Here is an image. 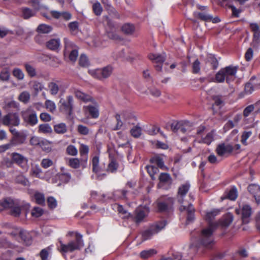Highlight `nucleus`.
<instances>
[{"label":"nucleus","instance_id":"obj_1","mask_svg":"<svg viewBox=\"0 0 260 260\" xmlns=\"http://www.w3.org/2000/svg\"><path fill=\"white\" fill-rule=\"evenodd\" d=\"M219 212V210L215 209L208 212L206 214V220L209 222V226L202 230L199 241L201 245L207 248L212 247L214 244L213 233L218 223L213 222V220L215 216L218 215Z\"/></svg>","mask_w":260,"mask_h":260},{"label":"nucleus","instance_id":"obj_2","mask_svg":"<svg viewBox=\"0 0 260 260\" xmlns=\"http://www.w3.org/2000/svg\"><path fill=\"white\" fill-rule=\"evenodd\" d=\"M238 69V67L234 66L222 68L216 74L213 81L217 83H223L226 81L230 83L236 79Z\"/></svg>","mask_w":260,"mask_h":260},{"label":"nucleus","instance_id":"obj_3","mask_svg":"<svg viewBox=\"0 0 260 260\" xmlns=\"http://www.w3.org/2000/svg\"><path fill=\"white\" fill-rule=\"evenodd\" d=\"M58 244H57V249L62 254L80 250L84 246L82 236L79 233H77L75 239L67 244H63L60 239H58Z\"/></svg>","mask_w":260,"mask_h":260},{"label":"nucleus","instance_id":"obj_4","mask_svg":"<svg viewBox=\"0 0 260 260\" xmlns=\"http://www.w3.org/2000/svg\"><path fill=\"white\" fill-rule=\"evenodd\" d=\"M0 207L2 211L10 209V214L16 217H19L21 212V205L18 200L5 198L0 200Z\"/></svg>","mask_w":260,"mask_h":260},{"label":"nucleus","instance_id":"obj_5","mask_svg":"<svg viewBox=\"0 0 260 260\" xmlns=\"http://www.w3.org/2000/svg\"><path fill=\"white\" fill-rule=\"evenodd\" d=\"M150 209L149 205H140L134 211L133 214H128L129 219L136 224L147 221L146 219L148 216Z\"/></svg>","mask_w":260,"mask_h":260},{"label":"nucleus","instance_id":"obj_6","mask_svg":"<svg viewBox=\"0 0 260 260\" xmlns=\"http://www.w3.org/2000/svg\"><path fill=\"white\" fill-rule=\"evenodd\" d=\"M161 154H155L151 157L150 162L151 165L146 166L145 168L152 180L156 179L155 175L159 172L158 168L162 169V157Z\"/></svg>","mask_w":260,"mask_h":260},{"label":"nucleus","instance_id":"obj_7","mask_svg":"<svg viewBox=\"0 0 260 260\" xmlns=\"http://www.w3.org/2000/svg\"><path fill=\"white\" fill-rule=\"evenodd\" d=\"M10 235L20 242L23 244L29 246L32 242V238L30 233L21 228H17L15 231H12Z\"/></svg>","mask_w":260,"mask_h":260},{"label":"nucleus","instance_id":"obj_8","mask_svg":"<svg viewBox=\"0 0 260 260\" xmlns=\"http://www.w3.org/2000/svg\"><path fill=\"white\" fill-rule=\"evenodd\" d=\"M60 109L68 117H71L73 113L74 98L72 95H67L66 98H61L59 101Z\"/></svg>","mask_w":260,"mask_h":260},{"label":"nucleus","instance_id":"obj_9","mask_svg":"<svg viewBox=\"0 0 260 260\" xmlns=\"http://www.w3.org/2000/svg\"><path fill=\"white\" fill-rule=\"evenodd\" d=\"M162 229V221L155 222L151 224L149 228L141 233L142 238L143 241L150 239L152 236L161 231Z\"/></svg>","mask_w":260,"mask_h":260},{"label":"nucleus","instance_id":"obj_10","mask_svg":"<svg viewBox=\"0 0 260 260\" xmlns=\"http://www.w3.org/2000/svg\"><path fill=\"white\" fill-rule=\"evenodd\" d=\"M113 70V68L111 66H107L101 69L90 71L89 73L93 78L101 80L109 77Z\"/></svg>","mask_w":260,"mask_h":260},{"label":"nucleus","instance_id":"obj_11","mask_svg":"<svg viewBox=\"0 0 260 260\" xmlns=\"http://www.w3.org/2000/svg\"><path fill=\"white\" fill-rule=\"evenodd\" d=\"M2 123L4 125L18 126L20 124V118L17 112L9 113L2 118Z\"/></svg>","mask_w":260,"mask_h":260},{"label":"nucleus","instance_id":"obj_12","mask_svg":"<svg viewBox=\"0 0 260 260\" xmlns=\"http://www.w3.org/2000/svg\"><path fill=\"white\" fill-rule=\"evenodd\" d=\"M22 117L24 121L30 126H33L38 123L37 113L34 110H27L22 113Z\"/></svg>","mask_w":260,"mask_h":260},{"label":"nucleus","instance_id":"obj_13","mask_svg":"<svg viewBox=\"0 0 260 260\" xmlns=\"http://www.w3.org/2000/svg\"><path fill=\"white\" fill-rule=\"evenodd\" d=\"M64 55H69V59L72 62H75L78 56V51L76 48L71 49V43L67 38L64 39Z\"/></svg>","mask_w":260,"mask_h":260},{"label":"nucleus","instance_id":"obj_14","mask_svg":"<svg viewBox=\"0 0 260 260\" xmlns=\"http://www.w3.org/2000/svg\"><path fill=\"white\" fill-rule=\"evenodd\" d=\"M93 105H88L83 106V110L86 114L92 118L96 119L99 116V105L95 101L92 103Z\"/></svg>","mask_w":260,"mask_h":260},{"label":"nucleus","instance_id":"obj_15","mask_svg":"<svg viewBox=\"0 0 260 260\" xmlns=\"http://www.w3.org/2000/svg\"><path fill=\"white\" fill-rule=\"evenodd\" d=\"M148 57L154 64L155 70L157 71H161L162 67V56L157 53H150Z\"/></svg>","mask_w":260,"mask_h":260},{"label":"nucleus","instance_id":"obj_16","mask_svg":"<svg viewBox=\"0 0 260 260\" xmlns=\"http://www.w3.org/2000/svg\"><path fill=\"white\" fill-rule=\"evenodd\" d=\"M247 189L249 193L254 199L257 204L260 203V186L256 184L248 185Z\"/></svg>","mask_w":260,"mask_h":260},{"label":"nucleus","instance_id":"obj_17","mask_svg":"<svg viewBox=\"0 0 260 260\" xmlns=\"http://www.w3.org/2000/svg\"><path fill=\"white\" fill-rule=\"evenodd\" d=\"M190 188V185L188 183H185L181 185L178 187L177 193V200L178 202L182 205L186 204L184 201V197L188 192Z\"/></svg>","mask_w":260,"mask_h":260},{"label":"nucleus","instance_id":"obj_18","mask_svg":"<svg viewBox=\"0 0 260 260\" xmlns=\"http://www.w3.org/2000/svg\"><path fill=\"white\" fill-rule=\"evenodd\" d=\"M12 160L14 163L22 168L26 167L27 158L18 153L14 152L12 154Z\"/></svg>","mask_w":260,"mask_h":260},{"label":"nucleus","instance_id":"obj_19","mask_svg":"<svg viewBox=\"0 0 260 260\" xmlns=\"http://www.w3.org/2000/svg\"><path fill=\"white\" fill-rule=\"evenodd\" d=\"M236 212L237 214H241L243 220L246 221L247 218L251 215L252 209L250 205L244 204L240 206L239 209H237Z\"/></svg>","mask_w":260,"mask_h":260},{"label":"nucleus","instance_id":"obj_20","mask_svg":"<svg viewBox=\"0 0 260 260\" xmlns=\"http://www.w3.org/2000/svg\"><path fill=\"white\" fill-rule=\"evenodd\" d=\"M193 15L196 17L200 19V20L207 22H213V23H217L219 22L220 20L218 17L213 18L212 16L208 14L206 12L200 13L194 12Z\"/></svg>","mask_w":260,"mask_h":260},{"label":"nucleus","instance_id":"obj_21","mask_svg":"<svg viewBox=\"0 0 260 260\" xmlns=\"http://www.w3.org/2000/svg\"><path fill=\"white\" fill-rule=\"evenodd\" d=\"M233 150V147L232 145L225 143L219 144L216 149L217 154L220 156H222L226 154L230 153Z\"/></svg>","mask_w":260,"mask_h":260},{"label":"nucleus","instance_id":"obj_22","mask_svg":"<svg viewBox=\"0 0 260 260\" xmlns=\"http://www.w3.org/2000/svg\"><path fill=\"white\" fill-rule=\"evenodd\" d=\"M181 212L186 211L187 212V220L191 221L194 219V209L191 204L187 203L186 204L181 205L179 208Z\"/></svg>","mask_w":260,"mask_h":260},{"label":"nucleus","instance_id":"obj_23","mask_svg":"<svg viewBox=\"0 0 260 260\" xmlns=\"http://www.w3.org/2000/svg\"><path fill=\"white\" fill-rule=\"evenodd\" d=\"M51 16L55 19L62 18L64 20L68 21L72 18V15L68 12H59L57 11H51L50 12Z\"/></svg>","mask_w":260,"mask_h":260},{"label":"nucleus","instance_id":"obj_24","mask_svg":"<svg viewBox=\"0 0 260 260\" xmlns=\"http://www.w3.org/2000/svg\"><path fill=\"white\" fill-rule=\"evenodd\" d=\"M119 167V164L116 159L114 157H110L106 171L111 173H116Z\"/></svg>","mask_w":260,"mask_h":260},{"label":"nucleus","instance_id":"obj_25","mask_svg":"<svg viewBox=\"0 0 260 260\" xmlns=\"http://www.w3.org/2000/svg\"><path fill=\"white\" fill-rule=\"evenodd\" d=\"M60 40L59 39H51L46 43V46L47 49L57 51L60 46Z\"/></svg>","mask_w":260,"mask_h":260},{"label":"nucleus","instance_id":"obj_26","mask_svg":"<svg viewBox=\"0 0 260 260\" xmlns=\"http://www.w3.org/2000/svg\"><path fill=\"white\" fill-rule=\"evenodd\" d=\"M20 16L24 19H28L34 17L36 14L35 11L28 7H22L20 9Z\"/></svg>","mask_w":260,"mask_h":260},{"label":"nucleus","instance_id":"obj_27","mask_svg":"<svg viewBox=\"0 0 260 260\" xmlns=\"http://www.w3.org/2000/svg\"><path fill=\"white\" fill-rule=\"evenodd\" d=\"M173 199L170 197L164 199V214L165 212L170 213L173 211Z\"/></svg>","mask_w":260,"mask_h":260},{"label":"nucleus","instance_id":"obj_28","mask_svg":"<svg viewBox=\"0 0 260 260\" xmlns=\"http://www.w3.org/2000/svg\"><path fill=\"white\" fill-rule=\"evenodd\" d=\"M250 28L253 32V41L258 43L260 39V28L257 23H251Z\"/></svg>","mask_w":260,"mask_h":260},{"label":"nucleus","instance_id":"obj_29","mask_svg":"<svg viewBox=\"0 0 260 260\" xmlns=\"http://www.w3.org/2000/svg\"><path fill=\"white\" fill-rule=\"evenodd\" d=\"M121 31L125 35H132L135 31V26L130 23H124L121 28Z\"/></svg>","mask_w":260,"mask_h":260},{"label":"nucleus","instance_id":"obj_30","mask_svg":"<svg viewBox=\"0 0 260 260\" xmlns=\"http://www.w3.org/2000/svg\"><path fill=\"white\" fill-rule=\"evenodd\" d=\"M64 168H61V172L57 174L59 180L62 183H68L71 178L70 173L65 172Z\"/></svg>","mask_w":260,"mask_h":260},{"label":"nucleus","instance_id":"obj_31","mask_svg":"<svg viewBox=\"0 0 260 260\" xmlns=\"http://www.w3.org/2000/svg\"><path fill=\"white\" fill-rule=\"evenodd\" d=\"M181 123V122L172 121L166 124L165 128L167 129H171L174 133H177L179 132V128Z\"/></svg>","mask_w":260,"mask_h":260},{"label":"nucleus","instance_id":"obj_32","mask_svg":"<svg viewBox=\"0 0 260 260\" xmlns=\"http://www.w3.org/2000/svg\"><path fill=\"white\" fill-rule=\"evenodd\" d=\"M24 137L21 133L12 137L10 143L12 145H17L22 144L24 141Z\"/></svg>","mask_w":260,"mask_h":260},{"label":"nucleus","instance_id":"obj_33","mask_svg":"<svg viewBox=\"0 0 260 260\" xmlns=\"http://www.w3.org/2000/svg\"><path fill=\"white\" fill-rule=\"evenodd\" d=\"M157 253V251L154 249H149L142 251L140 253V257L143 259H147L153 256Z\"/></svg>","mask_w":260,"mask_h":260},{"label":"nucleus","instance_id":"obj_34","mask_svg":"<svg viewBox=\"0 0 260 260\" xmlns=\"http://www.w3.org/2000/svg\"><path fill=\"white\" fill-rule=\"evenodd\" d=\"M52 30V27L51 26L46 24H41L37 28V31L39 34H48L51 32Z\"/></svg>","mask_w":260,"mask_h":260},{"label":"nucleus","instance_id":"obj_35","mask_svg":"<svg viewBox=\"0 0 260 260\" xmlns=\"http://www.w3.org/2000/svg\"><path fill=\"white\" fill-rule=\"evenodd\" d=\"M54 131L56 134H63L67 132V125L64 123H60L54 125Z\"/></svg>","mask_w":260,"mask_h":260},{"label":"nucleus","instance_id":"obj_36","mask_svg":"<svg viewBox=\"0 0 260 260\" xmlns=\"http://www.w3.org/2000/svg\"><path fill=\"white\" fill-rule=\"evenodd\" d=\"M172 184V179L168 173H164V189H170Z\"/></svg>","mask_w":260,"mask_h":260},{"label":"nucleus","instance_id":"obj_37","mask_svg":"<svg viewBox=\"0 0 260 260\" xmlns=\"http://www.w3.org/2000/svg\"><path fill=\"white\" fill-rule=\"evenodd\" d=\"M24 66L26 72L30 77L33 78L37 75L36 70L33 66L28 63H24Z\"/></svg>","mask_w":260,"mask_h":260},{"label":"nucleus","instance_id":"obj_38","mask_svg":"<svg viewBox=\"0 0 260 260\" xmlns=\"http://www.w3.org/2000/svg\"><path fill=\"white\" fill-rule=\"evenodd\" d=\"M15 182L17 184H21L24 186H29L30 183L28 180L23 175H18L15 179Z\"/></svg>","mask_w":260,"mask_h":260},{"label":"nucleus","instance_id":"obj_39","mask_svg":"<svg viewBox=\"0 0 260 260\" xmlns=\"http://www.w3.org/2000/svg\"><path fill=\"white\" fill-rule=\"evenodd\" d=\"M92 171L95 173H98L100 171L99 167V156H94L92 159Z\"/></svg>","mask_w":260,"mask_h":260},{"label":"nucleus","instance_id":"obj_40","mask_svg":"<svg viewBox=\"0 0 260 260\" xmlns=\"http://www.w3.org/2000/svg\"><path fill=\"white\" fill-rule=\"evenodd\" d=\"M48 87L51 95H56L59 91V87L57 83L54 82H51L48 83Z\"/></svg>","mask_w":260,"mask_h":260},{"label":"nucleus","instance_id":"obj_41","mask_svg":"<svg viewBox=\"0 0 260 260\" xmlns=\"http://www.w3.org/2000/svg\"><path fill=\"white\" fill-rule=\"evenodd\" d=\"M6 107L9 111L17 112L19 110V104L16 101H12L7 104Z\"/></svg>","mask_w":260,"mask_h":260},{"label":"nucleus","instance_id":"obj_42","mask_svg":"<svg viewBox=\"0 0 260 260\" xmlns=\"http://www.w3.org/2000/svg\"><path fill=\"white\" fill-rule=\"evenodd\" d=\"M92 8L93 13L97 16H100L103 11L101 4L98 2L92 5Z\"/></svg>","mask_w":260,"mask_h":260},{"label":"nucleus","instance_id":"obj_43","mask_svg":"<svg viewBox=\"0 0 260 260\" xmlns=\"http://www.w3.org/2000/svg\"><path fill=\"white\" fill-rule=\"evenodd\" d=\"M130 133L133 137L138 138L142 134V128L138 125L134 126L131 129Z\"/></svg>","mask_w":260,"mask_h":260},{"label":"nucleus","instance_id":"obj_44","mask_svg":"<svg viewBox=\"0 0 260 260\" xmlns=\"http://www.w3.org/2000/svg\"><path fill=\"white\" fill-rule=\"evenodd\" d=\"M39 133H42L44 134L51 133L52 131L51 127L47 123L41 124L39 126Z\"/></svg>","mask_w":260,"mask_h":260},{"label":"nucleus","instance_id":"obj_45","mask_svg":"<svg viewBox=\"0 0 260 260\" xmlns=\"http://www.w3.org/2000/svg\"><path fill=\"white\" fill-rule=\"evenodd\" d=\"M233 217L230 214H227L223 218V219L220 221V224L223 226H229L233 221Z\"/></svg>","mask_w":260,"mask_h":260},{"label":"nucleus","instance_id":"obj_46","mask_svg":"<svg viewBox=\"0 0 260 260\" xmlns=\"http://www.w3.org/2000/svg\"><path fill=\"white\" fill-rule=\"evenodd\" d=\"M79 64L82 67H87L89 66V62L88 59L85 54H82L80 55L79 60Z\"/></svg>","mask_w":260,"mask_h":260},{"label":"nucleus","instance_id":"obj_47","mask_svg":"<svg viewBox=\"0 0 260 260\" xmlns=\"http://www.w3.org/2000/svg\"><path fill=\"white\" fill-rule=\"evenodd\" d=\"M36 202L39 205H42L45 204V197L43 193L37 192L34 195Z\"/></svg>","mask_w":260,"mask_h":260},{"label":"nucleus","instance_id":"obj_48","mask_svg":"<svg viewBox=\"0 0 260 260\" xmlns=\"http://www.w3.org/2000/svg\"><path fill=\"white\" fill-rule=\"evenodd\" d=\"M213 140V132H211L207 134V135L203 138L202 139L201 141H200L199 142H203L204 143L207 144V145H209Z\"/></svg>","mask_w":260,"mask_h":260},{"label":"nucleus","instance_id":"obj_49","mask_svg":"<svg viewBox=\"0 0 260 260\" xmlns=\"http://www.w3.org/2000/svg\"><path fill=\"white\" fill-rule=\"evenodd\" d=\"M29 99L30 94L27 91H23L21 92L18 97V100L25 104L28 103Z\"/></svg>","mask_w":260,"mask_h":260},{"label":"nucleus","instance_id":"obj_50","mask_svg":"<svg viewBox=\"0 0 260 260\" xmlns=\"http://www.w3.org/2000/svg\"><path fill=\"white\" fill-rule=\"evenodd\" d=\"M47 203L48 208L50 209H53L57 207V201L53 197H49L47 199Z\"/></svg>","mask_w":260,"mask_h":260},{"label":"nucleus","instance_id":"obj_51","mask_svg":"<svg viewBox=\"0 0 260 260\" xmlns=\"http://www.w3.org/2000/svg\"><path fill=\"white\" fill-rule=\"evenodd\" d=\"M10 72L8 68L2 70L0 73V79L3 81H8L10 78Z\"/></svg>","mask_w":260,"mask_h":260},{"label":"nucleus","instance_id":"obj_52","mask_svg":"<svg viewBox=\"0 0 260 260\" xmlns=\"http://www.w3.org/2000/svg\"><path fill=\"white\" fill-rule=\"evenodd\" d=\"M40 148L42 149L43 150L49 152L51 150V148L50 147V143L46 140L42 139L41 143L39 145Z\"/></svg>","mask_w":260,"mask_h":260},{"label":"nucleus","instance_id":"obj_53","mask_svg":"<svg viewBox=\"0 0 260 260\" xmlns=\"http://www.w3.org/2000/svg\"><path fill=\"white\" fill-rule=\"evenodd\" d=\"M238 197V191L236 187H233L229 192L227 198L231 200H235Z\"/></svg>","mask_w":260,"mask_h":260},{"label":"nucleus","instance_id":"obj_54","mask_svg":"<svg viewBox=\"0 0 260 260\" xmlns=\"http://www.w3.org/2000/svg\"><path fill=\"white\" fill-rule=\"evenodd\" d=\"M13 75L18 80H22L24 77L22 71L19 68H15L13 70Z\"/></svg>","mask_w":260,"mask_h":260},{"label":"nucleus","instance_id":"obj_55","mask_svg":"<svg viewBox=\"0 0 260 260\" xmlns=\"http://www.w3.org/2000/svg\"><path fill=\"white\" fill-rule=\"evenodd\" d=\"M69 165L72 168L78 169L80 167V161L78 158H70L69 161Z\"/></svg>","mask_w":260,"mask_h":260},{"label":"nucleus","instance_id":"obj_56","mask_svg":"<svg viewBox=\"0 0 260 260\" xmlns=\"http://www.w3.org/2000/svg\"><path fill=\"white\" fill-rule=\"evenodd\" d=\"M66 152L68 154L75 156L78 153V150L75 146L73 145H69L66 149Z\"/></svg>","mask_w":260,"mask_h":260},{"label":"nucleus","instance_id":"obj_57","mask_svg":"<svg viewBox=\"0 0 260 260\" xmlns=\"http://www.w3.org/2000/svg\"><path fill=\"white\" fill-rule=\"evenodd\" d=\"M251 135L252 132L251 131H244L241 136V143L244 145H247L246 141Z\"/></svg>","mask_w":260,"mask_h":260},{"label":"nucleus","instance_id":"obj_58","mask_svg":"<svg viewBox=\"0 0 260 260\" xmlns=\"http://www.w3.org/2000/svg\"><path fill=\"white\" fill-rule=\"evenodd\" d=\"M68 27L72 34L74 32L76 33L78 31L79 27L78 22L76 21L71 22L68 24Z\"/></svg>","mask_w":260,"mask_h":260},{"label":"nucleus","instance_id":"obj_59","mask_svg":"<svg viewBox=\"0 0 260 260\" xmlns=\"http://www.w3.org/2000/svg\"><path fill=\"white\" fill-rule=\"evenodd\" d=\"M43 214V210L40 207H34L31 211V215L34 217H39Z\"/></svg>","mask_w":260,"mask_h":260},{"label":"nucleus","instance_id":"obj_60","mask_svg":"<svg viewBox=\"0 0 260 260\" xmlns=\"http://www.w3.org/2000/svg\"><path fill=\"white\" fill-rule=\"evenodd\" d=\"M117 210L119 213L123 215V218L129 219V217L128 216V214L131 213H128L126 210H125L122 205H118L117 207Z\"/></svg>","mask_w":260,"mask_h":260},{"label":"nucleus","instance_id":"obj_61","mask_svg":"<svg viewBox=\"0 0 260 260\" xmlns=\"http://www.w3.org/2000/svg\"><path fill=\"white\" fill-rule=\"evenodd\" d=\"M53 165V162L52 160L49 158H44L42 160L41 165L42 168L47 169Z\"/></svg>","mask_w":260,"mask_h":260},{"label":"nucleus","instance_id":"obj_62","mask_svg":"<svg viewBox=\"0 0 260 260\" xmlns=\"http://www.w3.org/2000/svg\"><path fill=\"white\" fill-rule=\"evenodd\" d=\"M213 100L214 102V105L220 107L223 105V100L221 95H215L213 98Z\"/></svg>","mask_w":260,"mask_h":260},{"label":"nucleus","instance_id":"obj_63","mask_svg":"<svg viewBox=\"0 0 260 260\" xmlns=\"http://www.w3.org/2000/svg\"><path fill=\"white\" fill-rule=\"evenodd\" d=\"M89 151V147L85 144H82L79 148V151L81 156L87 155Z\"/></svg>","mask_w":260,"mask_h":260},{"label":"nucleus","instance_id":"obj_64","mask_svg":"<svg viewBox=\"0 0 260 260\" xmlns=\"http://www.w3.org/2000/svg\"><path fill=\"white\" fill-rule=\"evenodd\" d=\"M45 105L46 108L51 112H53L56 109L55 103L50 100H46Z\"/></svg>","mask_w":260,"mask_h":260}]
</instances>
